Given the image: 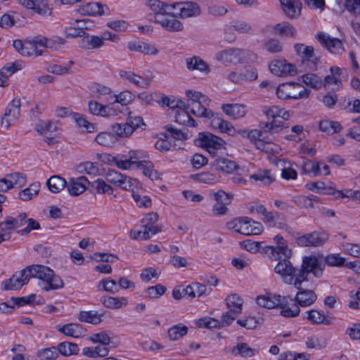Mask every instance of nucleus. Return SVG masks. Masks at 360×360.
I'll return each mask as SVG.
<instances>
[{"label": "nucleus", "instance_id": "1", "mask_svg": "<svg viewBox=\"0 0 360 360\" xmlns=\"http://www.w3.org/2000/svg\"><path fill=\"white\" fill-rule=\"evenodd\" d=\"M324 269L325 264L322 259L311 255L303 257L300 269L294 267L290 260L283 259L275 266L274 271L281 276L285 283L300 288L304 281H309L310 273L315 277L320 278Z\"/></svg>", "mask_w": 360, "mask_h": 360}, {"label": "nucleus", "instance_id": "2", "mask_svg": "<svg viewBox=\"0 0 360 360\" xmlns=\"http://www.w3.org/2000/svg\"><path fill=\"white\" fill-rule=\"evenodd\" d=\"M298 291L292 300L289 302L288 308L281 311V314L285 317H295L300 312V307H307L312 305L317 300V295L312 290L304 289L300 285L296 288Z\"/></svg>", "mask_w": 360, "mask_h": 360}, {"label": "nucleus", "instance_id": "3", "mask_svg": "<svg viewBox=\"0 0 360 360\" xmlns=\"http://www.w3.org/2000/svg\"><path fill=\"white\" fill-rule=\"evenodd\" d=\"M33 278L41 280L44 285V291L54 290L63 288L64 283L60 277L54 274L50 268L43 265H32Z\"/></svg>", "mask_w": 360, "mask_h": 360}, {"label": "nucleus", "instance_id": "4", "mask_svg": "<svg viewBox=\"0 0 360 360\" xmlns=\"http://www.w3.org/2000/svg\"><path fill=\"white\" fill-rule=\"evenodd\" d=\"M33 278L32 265L15 272L9 279L2 282L1 288L4 290H17L28 283Z\"/></svg>", "mask_w": 360, "mask_h": 360}, {"label": "nucleus", "instance_id": "5", "mask_svg": "<svg viewBox=\"0 0 360 360\" xmlns=\"http://www.w3.org/2000/svg\"><path fill=\"white\" fill-rule=\"evenodd\" d=\"M195 146L205 148L213 157L217 156L218 150L223 148L224 141L221 138L209 132L199 133L198 138L194 139Z\"/></svg>", "mask_w": 360, "mask_h": 360}, {"label": "nucleus", "instance_id": "6", "mask_svg": "<svg viewBox=\"0 0 360 360\" xmlns=\"http://www.w3.org/2000/svg\"><path fill=\"white\" fill-rule=\"evenodd\" d=\"M274 241L277 245L276 246H266L265 252H269L271 259L278 260V262H282L283 259L290 260L292 256V250L288 248L284 238L280 235H277L274 237Z\"/></svg>", "mask_w": 360, "mask_h": 360}, {"label": "nucleus", "instance_id": "7", "mask_svg": "<svg viewBox=\"0 0 360 360\" xmlns=\"http://www.w3.org/2000/svg\"><path fill=\"white\" fill-rule=\"evenodd\" d=\"M289 302H292L290 296L279 295H259L257 297V304L267 309L279 307L285 310L288 308Z\"/></svg>", "mask_w": 360, "mask_h": 360}, {"label": "nucleus", "instance_id": "8", "mask_svg": "<svg viewBox=\"0 0 360 360\" xmlns=\"http://www.w3.org/2000/svg\"><path fill=\"white\" fill-rule=\"evenodd\" d=\"M171 16L182 18L194 17L200 15V8L197 3L193 1L176 2L172 4Z\"/></svg>", "mask_w": 360, "mask_h": 360}, {"label": "nucleus", "instance_id": "9", "mask_svg": "<svg viewBox=\"0 0 360 360\" xmlns=\"http://www.w3.org/2000/svg\"><path fill=\"white\" fill-rule=\"evenodd\" d=\"M244 56V50L230 48L219 51L214 58L217 61L224 64L237 65L243 62Z\"/></svg>", "mask_w": 360, "mask_h": 360}, {"label": "nucleus", "instance_id": "10", "mask_svg": "<svg viewBox=\"0 0 360 360\" xmlns=\"http://www.w3.org/2000/svg\"><path fill=\"white\" fill-rule=\"evenodd\" d=\"M328 239V235L324 232L314 231L298 236L296 242L301 247L322 246Z\"/></svg>", "mask_w": 360, "mask_h": 360}, {"label": "nucleus", "instance_id": "11", "mask_svg": "<svg viewBox=\"0 0 360 360\" xmlns=\"http://www.w3.org/2000/svg\"><path fill=\"white\" fill-rule=\"evenodd\" d=\"M119 75L123 79L127 80L135 86L143 89H148L150 86L153 78V73L150 71L141 76L135 74L134 72L122 70L119 72Z\"/></svg>", "mask_w": 360, "mask_h": 360}, {"label": "nucleus", "instance_id": "12", "mask_svg": "<svg viewBox=\"0 0 360 360\" xmlns=\"http://www.w3.org/2000/svg\"><path fill=\"white\" fill-rule=\"evenodd\" d=\"M20 112V101L14 98L5 110L4 117L1 120V125L8 129L11 125L14 124L18 120Z\"/></svg>", "mask_w": 360, "mask_h": 360}, {"label": "nucleus", "instance_id": "13", "mask_svg": "<svg viewBox=\"0 0 360 360\" xmlns=\"http://www.w3.org/2000/svg\"><path fill=\"white\" fill-rule=\"evenodd\" d=\"M263 221L269 227H276L290 232L291 228L288 225L287 217L278 212H267L264 215Z\"/></svg>", "mask_w": 360, "mask_h": 360}, {"label": "nucleus", "instance_id": "14", "mask_svg": "<svg viewBox=\"0 0 360 360\" xmlns=\"http://www.w3.org/2000/svg\"><path fill=\"white\" fill-rule=\"evenodd\" d=\"M316 37L324 47L333 53L342 54L345 51L342 42L339 39L331 37L321 32L317 34Z\"/></svg>", "mask_w": 360, "mask_h": 360}, {"label": "nucleus", "instance_id": "15", "mask_svg": "<svg viewBox=\"0 0 360 360\" xmlns=\"http://www.w3.org/2000/svg\"><path fill=\"white\" fill-rule=\"evenodd\" d=\"M269 68L271 72L276 76L294 75L297 73L295 65L288 63L285 60L272 61Z\"/></svg>", "mask_w": 360, "mask_h": 360}, {"label": "nucleus", "instance_id": "16", "mask_svg": "<svg viewBox=\"0 0 360 360\" xmlns=\"http://www.w3.org/2000/svg\"><path fill=\"white\" fill-rule=\"evenodd\" d=\"M77 11L84 15H102L108 14L109 8L98 2H89L80 6Z\"/></svg>", "mask_w": 360, "mask_h": 360}, {"label": "nucleus", "instance_id": "17", "mask_svg": "<svg viewBox=\"0 0 360 360\" xmlns=\"http://www.w3.org/2000/svg\"><path fill=\"white\" fill-rule=\"evenodd\" d=\"M304 318L313 324L330 326L333 323L335 317L332 315H326L324 311L311 309L305 312Z\"/></svg>", "mask_w": 360, "mask_h": 360}, {"label": "nucleus", "instance_id": "18", "mask_svg": "<svg viewBox=\"0 0 360 360\" xmlns=\"http://www.w3.org/2000/svg\"><path fill=\"white\" fill-rule=\"evenodd\" d=\"M17 1L28 9H32L39 15L51 13L47 0H17Z\"/></svg>", "mask_w": 360, "mask_h": 360}, {"label": "nucleus", "instance_id": "19", "mask_svg": "<svg viewBox=\"0 0 360 360\" xmlns=\"http://www.w3.org/2000/svg\"><path fill=\"white\" fill-rule=\"evenodd\" d=\"M221 109L226 115L234 120L244 117L248 112L247 106L238 103L223 104Z\"/></svg>", "mask_w": 360, "mask_h": 360}, {"label": "nucleus", "instance_id": "20", "mask_svg": "<svg viewBox=\"0 0 360 360\" xmlns=\"http://www.w3.org/2000/svg\"><path fill=\"white\" fill-rule=\"evenodd\" d=\"M88 179L82 176L78 178H71L69 184L66 186L69 193L72 196H77L84 192L86 188V184H88Z\"/></svg>", "mask_w": 360, "mask_h": 360}, {"label": "nucleus", "instance_id": "21", "mask_svg": "<svg viewBox=\"0 0 360 360\" xmlns=\"http://www.w3.org/2000/svg\"><path fill=\"white\" fill-rule=\"evenodd\" d=\"M186 65L189 71H199L204 73L210 72V65L199 56L188 57L185 59Z\"/></svg>", "mask_w": 360, "mask_h": 360}, {"label": "nucleus", "instance_id": "22", "mask_svg": "<svg viewBox=\"0 0 360 360\" xmlns=\"http://www.w3.org/2000/svg\"><path fill=\"white\" fill-rule=\"evenodd\" d=\"M127 48L131 51L140 52L145 55H156L158 53L154 45L142 41H129Z\"/></svg>", "mask_w": 360, "mask_h": 360}, {"label": "nucleus", "instance_id": "23", "mask_svg": "<svg viewBox=\"0 0 360 360\" xmlns=\"http://www.w3.org/2000/svg\"><path fill=\"white\" fill-rule=\"evenodd\" d=\"M210 102V100L207 98V101H205V103L201 102V101L194 103H187L186 107L191 113L196 116L202 117H205V116H212V111L207 108Z\"/></svg>", "mask_w": 360, "mask_h": 360}, {"label": "nucleus", "instance_id": "24", "mask_svg": "<svg viewBox=\"0 0 360 360\" xmlns=\"http://www.w3.org/2000/svg\"><path fill=\"white\" fill-rule=\"evenodd\" d=\"M301 84L296 82L283 83L276 88L278 98L283 100L296 98L295 88H299Z\"/></svg>", "mask_w": 360, "mask_h": 360}, {"label": "nucleus", "instance_id": "25", "mask_svg": "<svg viewBox=\"0 0 360 360\" xmlns=\"http://www.w3.org/2000/svg\"><path fill=\"white\" fill-rule=\"evenodd\" d=\"M330 71L331 75L325 77L323 84L325 88L338 90L342 84L340 79L341 69L338 67H331Z\"/></svg>", "mask_w": 360, "mask_h": 360}, {"label": "nucleus", "instance_id": "26", "mask_svg": "<svg viewBox=\"0 0 360 360\" xmlns=\"http://www.w3.org/2000/svg\"><path fill=\"white\" fill-rule=\"evenodd\" d=\"M283 10L290 18L298 17L301 13L302 3L300 0H280Z\"/></svg>", "mask_w": 360, "mask_h": 360}, {"label": "nucleus", "instance_id": "27", "mask_svg": "<svg viewBox=\"0 0 360 360\" xmlns=\"http://www.w3.org/2000/svg\"><path fill=\"white\" fill-rule=\"evenodd\" d=\"M146 5L154 13L155 18L156 16L160 17V15H171L172 11V4H165L160 0H148Z\"/></svg>", "mask_w": 360, "mask_h": 360}, {"label": "nucleus", "instance_id": "28", "mask_svg": "<svg viewBox=\"0 0 360 360\" xmlns=\"http://www.w3.org/2000/svg\"><path fill=\"white\" fill-rule=\"evenodd\" d=\"M242 234L245 236L257 235L262 233L263 226L260 222L255 221L248 217H243Z\"/></svg>", "mask_w": 360, "mask_h": 360}, {"label": "nucleus", "instance_id": "29", "mask_svg": "<svg viewBox=\"0 0 360 360\" xmlns=\"http://www.w3.org/2000/svg\"><path fill=\"white\" fill-rule=\"evenodd\" d=\"M123 162H127L125 170L133 169L142 165V162L139 160L143 158L142 153L138 150H129L127 154H121Z\"/></svg>", "mask_w": 360, "mask_h": 360}, {"label": "nucleus", "instance_id": "30", "mask_svg": "<svg viewBox=\"0 0 360 360\" xmlns=\"http://www.w3.org/2000/svg\"><path fill=\"white\" fill-rule=\"evenodd\" d=\"M211 165L216 170L225 173H231L237 168L234 161L221 157L215 158Z\"/></svg>", "mask_w": 360, "mask_h": 360}, {"label": "nucleus", "instance_id": "31", "mask_svg": "<svg viewBox=\"0 0 360 360\" xmlns=\"http://www.w3.org/2000/svg\"><path fill=\"white\" fill-rule=\"evenodd\" d=\"M172 17V18L156 16L154 22L160 24L162 27L170 32L180 31L183 29L182 23Z\"/></svg>", "mask_w": 360, "mask_h": 360}, {"label": "nucleus", "instance_id": "32", "mask_svg": "<svg viewBox=\"0 0 360 360\" xmlns=\"http://www.w3.org/2000/svg\"><path fill=\"white\" fill-rule=\"evenodd\" d=\"M103 39L102 37L95 35H87L80 40V47L86 49H99L103 46Z\"/></svg>", "mask_w": 360, "mask_h": 360}, {"label": "nucleus", "instance_id": "33", "mask_svg": "<svg viewBox=\"0 0 360 360\" xmlns=\"http://www.w3.org/2000/svg\"><path fill=\"white\" fill-rule=\"evenodd\" d=\"M158 214L155 212L147 214L142 220L143 229L147 230L153 236L160 231V229L155 225L158 220Z\"/></svg>", "mask_w": 360, "mask_h": 360}, {"label": "nucleus", "instance_id": "34", "mask_svg": "<svg viewBox=\"0 0 360 360\" xmlns=\"http://www.w3.org/2000/svg\"><path fill=\"white\" fill-rule=\"evenodd\" d=\"M295 51L302 60L312 61L314 64V49L311 46H304L302 44H295Z\"/></svg>", "mask_w": 360, "mask_h": 360}, {"label": "nucleus", "instance_id": "35", "mask_svg": "<svg viewBox=\"0 0 360 360\" xmlns=\"http://www.w3.org/2000/svg\"><path fill=\"white\" fill-rule=\"evenodd\" d=\"M250 179L260 181L264 186H269L275 180V176L269 169H258L257 172L250 175Z\"/></svg>", "mask_w": 360, "mask_h": 360}, {"label": "nucleus", "instance_id": "36", "mask_svg": "<svg viewBox=\"0 0 360 360\" xmlns=\"http://www.w3.org/2000/svg\"><path fill=\"white\" fill-rule=\"evenodd\" d=\"M189 110L186 108H181L177 110L175 114V122L184 125L195 127L196 123L195 120L190 115Z\"/></svg>", "mask_w": 360, "mask_h": 360}, {"label": "nucleus", "instance_id": "37", "mask_svg": "<svg viewBox=\"0 0 360 360\" xmlns=\"http://www.w3.org/2000/svg\"><path fill=\"white\" fill-rule=\"evenodd\" d=\"M274 31L276 34L284 37H290L295 38L296 29L288 22L278 23L274 27Z\"/></svg>", "mask_w": 360, "mask_h": 360}, {"label": "nucleus", "instance_id": "38", "mask_svg": "<svg viewBox=\"0 0 360 360\" xmlns=\"http://www.w3.org/2000/svg\"><path fill=\"white\" fill-rule=\"evenodd\" d=\"M231 352L233 355H240L242 357H252L258 353V350L251 348L247 343H238L233 347Z\"/></svg>", "mask_w": 360, "mask_h": 360}, {"label": "nucleus", "instance_id": "39", "mask_svg": "<svg viewBox=\"0 0 360 360\" xmlns=\"http://www.w3.org/2000/svg\"><path fill=\"white\" fill-rule=\"evenodd\" d=\"M46 185L50 191L58 193L66 186L67 182L64 178L54 175L47 180Z\"/></svg>", "mask_w": 360, "mask_h": 360}, {"label": "nucleus", "instance_id": "40", "mask_svg": "<svg viewBox=\"0 0 360 360\" xmlns=\"http://www.w3.org/2000/svg\"><path fill=\"white\" fill-rule=\"evenodd\" d=\"M188 330L187 326L179 323L169 328L167 330V335L170 340L176 341L185 336L188 333Z\"/></svg>", "mask_w": 360, "mask_h": 360}, {"label": "nucleus", "instance_id": "41", "mask_svg": "<svg viewBox=\"0 0 360 360\" xmlns=\"http://www.w3.org/2000/svg\"><path fill=\"white\" fill-rule=\"evenodd\" d=\"M89 111L94 115L108 117L110 109L95 101H90L88 103Z\"/></svg>", "mask_w": 360, "mask_h": 360}, {"label": "nucleus", "instance_id": "42", "mask_svg": "<svg viewBox=\"0 0 360 360\" xmlns=\"http://www.w3.org/2000/svg\"><path fill=\"white\" fill-rule=\"evenodd\" d=\"M101 301L105 307L111 309H120L126 306L128 300L126 297H103Z\"/></svg>", "mask_w": 360, "mask_h": 360}, {"label": "nucleus", "instance_id": "43", "mask_svg": "<svg viewBox=\"0 0 360 360\" xmlns=\"http://www.w3.org/2000/svg\"><path fill=\"white\" fill-rule=\"evenodd\" d=\"M226 304L230 311L240 314L242 311L243 300L237 294L228 296L226 300Z\"/></svg>", "mask_w": 360, "mask_h": 360}, {"label": "nucleus", "instance_id": "44", "mask_svg": "<svg viewBox=\"0 0 360 360\" xmlns=\"http://www.w3.org/2000/svg\"><path fill=\"white\" fill-rule=\"evenodd\" d=\"M57 349L59 354L65 356L77 354L79 352L78 345L70 342H60L57 345Z\"/></svg>", "mask_w": 360, "mask_h": 360}, {"label": "nucleus", "instance_id": "45", "mask_svg": "<svg viewBox=\"0 0 360 360\" xmlns=\"http://www.w3.org/2000/svg\"><path fill=\"white\" fill-rule=\"evenodd\" d=\"M88 185L90 186V191L91 193H107L112 190V187L105 183V181L101 179H97L94 181L88 182Z\"/></svg>", "mask_w": 360, "mask_h": 360}, {"label": "nucleus", "instance_id": "46", "mask_svg": "<svg viewBox=\"0 0 360 360\" xmlns=\"http://www.w3.org/2000/svg\"><path fill=\"white\" fill-rule=\"evenodd\" d=\"M70 115L72 119L76 122L77 125L83 128V130L86 132H92L95 129V126L94 124L90 123L84 115L79 114L77 112H70Z\"/></svg>", "mask_w": 360, "mask_h": 360}, {"label": "nucleus", "instance_id": "47", "mask_svg": "<svg viewBox=\"0 0 360 360\" xmlns=\"http://www.w3.org/2000/svg\"><path fill=\"white\" fill-rule=\"evenodd\" d=\"M319 129L323 132L334 134L340 132L342 127L338 122L324 120L319 122Z\"/></svg>", "mask_w": 360, "mask_h": 360}, {"label": "nucleus", "instance_id": "48", "mask_svg": "<svg viewBox=\"0 0 360 360\" xmlns=\"http://www.w3.org/2000/svg\"><path fill=\"white\" fill-rule=\"evenodd\" d=\"M112 131L120 137H128L133 134L132 127L127 121L125 123H115L112 125Z\"/></svg>", "mask_w": 360, "mask_h": 360}, {"label": "nucleus", "instance_id": "49", "mask_svg": "<svg viewBox=\"0 0 360 360\" xmlns=\"http://www.w3.org/2000/svg\"><path fill=\"white\" fill-rule=\"evenodd\" d=\"M40 189V184L35 182L32 184L28 188H25L19 193V198L22 200H31L34 196H36Z\"/></svg>", "mask_w": 360, "mask_h": 360}, {"label": "nucleus", "instance_id": "50", "mask_svg": "<svg viewBox=\"0 0 360 360\" xmlns=\"http://www.w3.org/2000/svg\"><path fill=\"white\" fill-rule=\"evenodd\" d=\"M301 78L303 83L316 89H320L323 85V82L321 77L314 73L304 74L301 77Z\"/></svg>", "mask_w": 360, "mask_h": 360}, {"label": "nucleus", "instance_id": "51", "mask_svg": "<svg viewBox=\"0 0 360 360\" xmlns=\"http://www.w3.org/2000/svg\"><path fill=\"white\" fill-rule=\"evenodd\" d=\"M79 319L82 322H86L91 324H98L101 322L100 315L97 312L89 311H82L79 315Z\"/></svg>", "mask_w": 360, "mask_h": 360}, {"label": "nucleus", "instance_id": "52", "mask_svg": "<svg viewBox=\"0 0 360 360\" xmlns=\"http://www.w3.org/2000/svg\"><path fill=\"white\" fill-rule=\"evenodd\" d=\"M58 354L57 347H51L39 350L37 355L41 360H56Z\"/></svg>", "mask_w": 360, "mask_h": 360}, {"label": "nucleus", "instance_id": "53", "mask_svg": "<svg viewBox=\"0 0 360 360\" xmlns=\"http://www.w3.org/2000/svg\"><path fill=\"white\" fill-rule=\"evenodd\" d=\"M319 198L314 195L309 196L300 195L295 198V202L300 207L309 208L314 207V202H318Z\"/></svg>", "mask_w": 360, "mask_h": 360}, {"label": "nucleus", "instance_id": "54", "mask_svg": "<svg viewBox=\"0 0 360 360\" xmlns=\"http://www.w3.org/2000/svg\"><path fill=\"white\" fill-rule=\"evenodd\" d=\"M77 169L79 173H84L89 175H96L98 173V167L96 163L91 162H84L77 166Z\"/></svg>", "mask_w": 360, "mask_h": 360}, {"label": "nucleus", "instance_id": "55", "mask_svg": "<svg viewBox=\"0 0 360 360\" xmlns=\"http://www.w3.org/2000/svg\"><path fill=\"white\" fill-rule=\"evenodd\" d=\"M230 23L231 27L239 33L249 34L252 31V27L250 24L244 20H236L231 21Z\"/></svg>", "mask_w": 360, "mask_h": 360}, {"label": "nucleus", "instance_id": "56", "mask_svg": "<svg viewBox=\"0 0 360 360\" xmlns=\"http://www.w3.org/2000/svg\"><path fill=\"white\" fill-rule=\"evenodd\" d=\"M103 161L105 163L109 164L110 165H115L119 169L125 170L127 162L122 161L121 154L116 156L106 154L104 155Z\"/></svg>", "mask_w": 360, "mask_h": 360}, {"label": "nucleus", "instance_id": "57", "mask_svg": "<svg viewBox=\"0 0 360 360\" xmlns=\"http://www.w3.org/2000/svg\"><path fill=\"white\" fill-rule=\"evenodd\" d=\"M262 131L259 129H252L250 131L249 139L254 143L257 148L264 150L266 143L262 141Z\"/></svg>", "mask_w": 360, "mask_h": 360}, {"label": "nucleus", "instance_id": "58", "mask_svg": "<svg viewBox=\"0 0 360 360\" xmlns=\"http://www.w3.org/2000/svg\"><path fill=\"white\" fill-rule=\"evenodd\" d=\"M136 168L141 169L143 174L151 180L157 179L158 178V172L153 170V165L150 161H143L142 165L136 167Z\"/></svg>", "mask_w": 360, "mask_h": 360}, {"label": "nucleus", "instance_id": "59", "mask_svg": "<svg viewBox=\"0 0 360 360\" xmlns=\"http://www.w3.org/2000/svg\"><path fill=\"white\" fill-rule=\"evenodd\" d=\"M20 54L23 56H32L33 55L39 56L42 54V51L34 47L30 40H25Z\"/></svg>", "mask_w": 360, "mask_h": 360}, {"label": "nucleus", "instance_id": "60", "mask_svg": "<svg viewBox=\"0 0 360 360\" xmlns=\"http://www.w3.org/2000/svg\"><path fill=\"white\" fill-rule=\"evenodd\" d=\"M302 172L317 176L321 174L320 165L317 162H313L311 160L307 161L302 165Z\"/></svg>", "mask_w": 360, "mask_h": 360}, {"label": "nucleus", "instance_id": "61", "mask_svg": "<svg viewBox=\"0 0 360 360\" xmlns=\"http://www.w3.org/2000/svg\"><path fill=\"white\" fill-rule=\"evenodd\" d=\"M323 262L330 266H340L344 264L345 258L342 257L339 254H330L327 255Z\"/></svg>", "mask_w": 360, "mask_h": 360}, {"label": "nucleus", "instance_id": "62", "mask_svg": "<svg viewBox=\"0 0 360 360\" xmlns=\"http://www.w3.org/2000/svg\"><path fill=\"white\" fill-rule=\"evenodd\" d=\"M95 141L101 146H110L115 141L113 135L108 132H101L95 138Z\"/></svg>", "mask_w": 360, "mask_h": 360}, {"label": "nucleus", "instance_id": "63", "mask_svg": "<svg viewBox=\"0 0 360 360\" xmlns=\"http://www.w3.org/2000/svg\"><path fill=\"white\" fill-rule=\"evenodd\" d=\"M166 287L162 285L158 284L154 286L148 287L146 290V295L150 298H158L166 292Z\"/></svg>", "mask_w": 360, "mask_h": 360}, {"label": "nucleus", "instance_id": "64", "mask_svg": "<svg viewBox=\"0 0 360 360\" xmlns=\"http://www.w3.org/2000/svg\"><path fill=\"white\" fill-rule=\"evenodd\" d=\"M98 286H102L103 290L112 294H115L119 291L116 281L111 278L101 280L99 282Z\"/></svg>", "mask_w": 360, "mask_h": 360}]
</instances>
